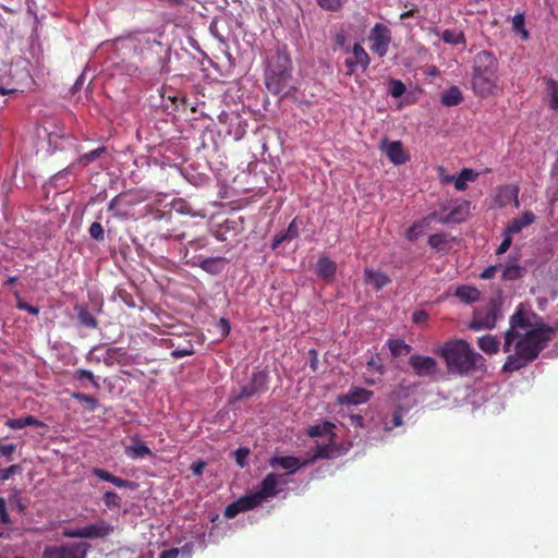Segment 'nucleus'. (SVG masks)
<instances>
[{"label": "nucleus", "instance_id": "f257e3e1", "mask_svg": "<svg viewBox=\"0 0 558 558\" xmlns=\"http://www.w3.org/2000/svg\"><path fill=\"white\" fill-rule=\"evenodd\" d=\"M554 328L544 324H533L521 308L510 317V327L505 332L504 352L509 354L502 371L512 373L536 360L553 339Z\"/></svg>", "mask_w": 558, "mask_h": 558}, {"label": "nucleus", "instance_id": "f03ea898", "mask_svg": "<svg viewBox=\"0 0 558 558\" xmlns=\"http://www.w3.org/2000/svg\"><path fill=\"white\" fill-rule=\"evenodd\" d=\"M435 353L445 360L447 371L451 375H472L485 367L483 355L475 352L463 339L447 341Z\"/></svg>", "mask_w": 558, "mask_h": 558}, {"label": "nucleus", "instance_id": "7ed1b4c3", "mask_svg": "<svg viewBox=\"0 0 558 558\" xmlns=\"http://www.w3.org/2000/svg\"><path fill=\"white\" fill-rule=\"evenodd\" d=\"M498 60L494 53L483 50L475 54L472 66V89L481 98H487L499 92Z\"/></svg>", "mask_w": 558, "mask_h": 558}, {"label": "nucleus", "instance_id": "20e7f679", "mask_svg": "<svg viewBox=\"0 0 558 558\" xmlns=\"http://www.w3.org/2000/svg\"><path fill=\"white\" fill-rule=\"evenodd\" d=\"M291 59L288 53L277 51L269 61L265 71L267 89L274 95L287 96L290 93Z\"/></svg>", "mask_w": 558, "mask_h": 558}, {"label": "nucleus", "instance_id": "39448f33", "mask_svg": "<svg viewBox=\"0 0 558 558\" xmlns=\"http://www.w3.org/2000/svg\"><path fill=\"white\" fill-rule=\"evenodd\" d=\"M114 532V526L99 519L96 522L76 529H65L63 535L70 538L105 539Z\"/></svg>", "mask_w": 558, "mask_h": 558}, {"label": "nucleus", "instance_id": "423d86ee", "mask_svg": "<svg viewBox=\"0 0 558 558\" xmlns=\"http://www.w3.org/2000/svg\"><path fill=\"white\" fill-rule=\"evenodd\" d=\"M500 317V307L495 301H490L484 307L474 311L469 328L474 331L493 329Z\"/></svg>", "mask_w": 558, "mask_h": 558}, {"label": "nucleus", "instance_id": "0eeeda50", "mask_svg": "<svg viewBox=\"0 0 558 558\" xmlns=\"http://www.w3.org/2000/svg\"><path fill=\"white\" fill-rule=\"evenodd\" d=\"M267 374L264 371H256L247 384L242 385L238 391H232L230 398L233 402H238L259 395L267 390Z\"/></svg>", "mask_w": 558, "mask_h": 558}, {"label": "nucleus", "instance_id": "6e6552de", "mask_svg": "<svg viewBox=\"0 0 558 558\" xmlns=\"http://www.w3.org/2000/svg\"><path fill=\"white\" fill-rule=\"evenodd\" d=\"M89 547L87 543L51 546L45 549L43 558H86Z\"/></svg>", "mask_w": 558, "mask_h": 558}, {"label": "nucleus", "instance_id": "1a4fd4ad", "mask_svg": "<svg viewBox=\"0 0 558 558\" xmlns=\"http://www.w3.org/2000/svg\"><path fill=\"white\" fill-rule=\"evenodd\" d=\"M368 40L371 43V50L383 58L388 52L391 43V32L386 25L377 23L371 29Z\"/></svg>", "mask_w": 558, "mask_h": 558}, {"label": "nucleus", "instance_id": "9d476101", "mask_svg": "<svg viewBox=\"0 0 558 558\" xmlns=\"http://www.w3.org/2000/svg\"><path fill=\"white\" fill-rule=\"evenodd\" d=\"M409 364L418 377H432L439 371L437 361L432 356L413 354L409 359Z\"/></svg>", "mask_w": 558, "mask_h": 558}, {"label": "nucleus", "instance_id": "9b49d317", "mask_svg": "<svg viewBox=\"0 0 558 558\" xmlns=\"http://www.w3.org/2000/svg\"><path fill=\"white\" fill-rule=\"evenodd\" d=\"M352 58H348L344 61L345 68L348 69L347 74L351 75L355 72L356 68L360 66L363 71H365L369 63L371 58L361 44L356 43L353 45L352 49Z\"/></svg>", "mask_w": 558, "mask_h": 558}, {"label": "nucleus", "instance_id": "f8f14e48", "mask_svg": "<svg viewBox=\"0 0 558 558\" xmlns=\"http://www.w3.org/2000/svg\"><path fill=\"white\" fill-rule=\"evenodd\" d=\"M380 149L393 165H403L410 159L400 141L388 142L387 140H384L380 143Z\"/></svg>", "mask_w": 558, "mask_h": 558}, {"label": "nucleus", "instance_id": "ddd939ff", "mask_svg": "<svg viewBox=\"0 0 558 558\" xmlns=\"http://www.w3.org/2000/svg\"><path fill=\"white\" fill-rule=\"evenodd\" d=\"M335 439L336 438H328L327 444H317L313 451V456L310 459L305 460L303 464H311L319 459L335 458L338 454V448L335 444Z\"/></svg>", "mask_w": 558, "mask_h": 558}, {"label": "nucleus", "instance_id": "4468645a", "mask_svg": "<svg viewBox=\"0 0 558 558\" xmlns=\"http://www.w3.org/2000/svg\"><path fill=\"white\" fill-rule=\"evenodd\" d=\"M364 281L366 284H371L376 291H380L391 282V279L388 275L380 270L365 268Z\"/></svg>", "mask_w": 558, "mask_h": 558}, {"label": "nucleus", "instance_id": "2eb2a0df", "mask_svg": "<svg viewBox=\"0 0 558 558\" xmlns=\"http://www.w3.org/2000/svg\"><path fill=\"white\" fill-rule=\"evenodd\" d=\"M226 259L223 257H206L198 262H187V264L191 266H198L210 275H218L222 271Z\"/></svg>", "mask_w": 558, "mask_h": 558}, {"label": "nucleus", "instance_id": "dca6fc26", "mask_svg": "<svg viewBox=\"0 0 558 558\" xmlns=\"http://www.w3.org/2000/svg\"><path fill=\"white\" fill-rule=\"evenodd\" d=\"M269 465L280 466L284 470H288L289 473H295L302 466H305L306 464H303V462L300 461L299 458L292 457V456H286V457H274L269 460Z\"/></svg>", "mask_w": 558, "mask_h": 558}, {"label": "nucleus", "instance_id": "f3484780", "mask_svg": "<svg viewBox=\"0 0 558 558\" xmlns=\"http://www.w3.org/2000/svg\"><path fill=\"white\" fill-rule=\"evenodd\" d=\"M277 486H278V476L275 473H269L262 481L259 485V490L256 492L262 499L265 501L268 498H272L277 495Z\"/></svg>", "mask_w": 558, "mask_h": 558}, {"label": "nucleus", "instance_id": "a211bd4d", "mask_svg": "<svg viewBox=\"0 0 558 558\" xmlns=\"http://www.w3.org/2000/svg\"><path fill=\"white\" fill-rule=\"evenodd\" d=\"M337 270L336 263L327 256H320L316 265V274L318 277L326 281H331L335 278Z\"/></svg>", "mask_w": 558, "mask_h": 558}, {"label": "nucleus", "instance_id": "6ab92c4d", "mask_svg": "<svg viewBox=\"0 0 558 558\" xmlns=\"http://www.w3.org/2000/svg\"><path fill=\"white\" fill-rule=\"evenodd\" d=\"M93 474L95 476H97L99 480L112 483L114 486H117L119 488H133L134 487V484L132 482L121 478V477H118L104 469L95 468L93 470Z\"/></svg>", "mask_w": 558, "mask_h": 558}, {"label": "nucleus", "instance_id": "aec40b11", "mask_svg": "<svg viewBox=\"0 0 558 558\" xmlns=\"http://www.w3.org/2000/svg\"><path fill=\"white\" fill-rule=\"evenodd\" d=\"M536 217L532 211H524L520 217L513 219L505 229L508 233H519L523 228L532 225Z\"/></svg>", "mask_w": 558, "mask_h": 558}, {"label": "nucleus", "instance_id": "412c9836", "mask_svg": "<svg viewBox=\"0 0 558 558\" xmlns=\"http://www.w3.org/2000/svg\"><path fill=\"white\" fill-rule=\"evenodd\" d=\"M545 100L551 110L558 111V81L547 78L545 82Z\"/></svg>", "mask_w": 558, "mask_h": 558}, {"label": "nucleus", "instance_id": "4be33fe9", "mask_svg": "<svg viewBox=\"0 0 558 558\" xmlns=\"http://www.w3.org/2000/svg\"><path fill=\"white\" fill-rule=\"evenodd\" d=\"M5 425L11 429H21L26 426L47 427L44 422L37 420L33 415H27L19 418H9Z\"/></svg>", "mask_w": 558, "mask_h": 558}, {"label": "nucleus", "instance_id": "5701e85b", "mask_svg": "<svg viewBox=\"0 0 558 558\" xmlns=\"http://www.w3.org/2000/svg\"><path fill=\"white\" fill-rule=\"evenodd\" d=\"M336 425L329 421H325L323 424L312 425L307 428V435L310 437L328 436V438H336L335 434Z\"/></svg>", "mask_w": 558, "mask_h": 558}, {"label": "nucleus", "instance_id": "b1692460", "mask_svg": "<svg viewBox=\"0 0 558 558\" xmlns=\"http://www.w3.org/2000/svg\"><path fill=\"white\" fill-rule=\"evenodd\" d=\"M125 454L129 458L136 460L144 456H151L153 452L144 441L134 438L133 444L125 448Z\"/></svg>", "mask_w": 558, "mask_h": 558}, {"label": "nucleus", "instance_id": "393cba45", "mask_svg": "<svg viewBox=\"0 0 558 558\" xmlns=\"http://www.w3.org/2000/svg\"><path fill=\"white\" fill-rule=\"evenodd\" d=\"M463 96L460 88L456 85L450 86L447 90H445L440 96V101L446 107L458 106L462 102Z\"/></svg>", "mask_w": 558, "mask_h": 558}, {"label": "nucleus", "instance_id": "a878e982", "mask_svg": "<svg viewBox=\"0 0 558 558\" xmlns=\"http://www.w3.org/2000/svg\"><path fill=\"white\" fill-rule=\"evenodd\" d=\"M456 295L466 304L475 303L481 298V292L475 287L460 286L456 290Z\"/></svg>", "mask_w": 558, "mask_h": 558}, {"label": "nucleus", "instance_id": "bb28decb", "mask_svg": "<svg viewBox=\"0 0 558 558\" xmlns=\"http://www.w3.org/2000/svg\"><path fill=\"white\" fill-rule=\"evenodd\" d=\"M500 269H502L501 279L505 281L520 279L525 272V268L513 262L507 263L505 266H501Z\"/></svg>", "mask_w": 558, "mask_h": 558}, {"label": "nucleus", "instance_id": "cd10ccee", "mask_svg": "<svg viewBox=\"0 0 558 558\" xmlns=\"http://www.w3.org/2000/svg\"><path fill=\"white\" fill-rule=\"evenodd\" d=\"M499 340L493 335H485L477 339L478 348L486 354H496L499 351Z\"/></svg>", "mask_w": 558, "mask_h": 558}, {"label": "nucleus", "instance_id": "c85d7f7f", "mask_svg": "<svg viewBox=\"0 0 558 558\" xmlns=\"http://www.w3.org/2000/svg\"><path fill=\"white\" fill-rule=\"evenodd\" d=\"M518 193H519V189L514 185H506V186H502L499 189V192H498V199L499 201V206H506L507 204H509L512 199L515 201V205L518 206Z\"/></svg>", "mask_w": 558, "mask_h": 558}, {"label": "nucleus", "instance_id": "c756f323", "mask_svg": "<svg viewBox=\"0 0 558 558\" xmlns=\"http://www.w3.org/2000/svg\"><path fill=\"white\" fill-rule=\"evenodd\" d=\"M387 347L393 357L407 355L412 350V347L405 343L402 339H389L387 341Z\"/></svg>", "mask_w": 558, "mask_h": 558}, {"label": "nucleus", "instance_id": "7c9ffc66", "mask_svg": "<svg viewBox=\"0 0 558 558\" xmlns=\"http://www.w3.org/2000/svg\"><path fill=\"white\" fill-rule=\"evenodd\" d=\"M477 178V173L474 172L472 169L464 168L458 178L454 179V187L458 191H464L468 187L466 182L468 181H475Z\"/></svg>", "mask_w": 558, "mask_h": 558}, {"label": "nucleus", "instance_id": "2f4dec72", "mask_svg": "<svg viewBox=\"0 0 558 558\" xmlns=\"http://www.w3.org/2000/svg\"><path fill=\"white\" fill-rule=\"evenodd\" d=\"M128 196V193H120L119 195L114 196L110 203L108 204V210L112 211L116 217H123L125 214H123L120 210V207L122 205L131 206L133 205L132 202H125V197Z\"/></svg>", "mask_w": 558, "mask_h": 558}, {"label": "nucleus", "instance_id": "473e14b6", "mask_svg": "<svg viewBox=\"0 0 558 558\" xmlns=\"http://www.w3.org/2000/svg\"><path fill=\"white\" fill-rule=\"evenodd\" d=\"M441 39L449 45H465L466 39L463 32H456L451 29H445L441 33Z\"/></svg>", "mask_w": 558, "mask_h": 558}, {"label": "nucleus", "instance_id": "72a5a7b5", "mask_svg": "<svg viewBox=\"0 0 558 558\" xmlns=\"http://www.w3.org/2000/svg\"><path fill=\"white\" fill-rule=\"evenodd\" d=\"M372 397V392L364 389V388H357L353 391H351L349 395H347V400L349 403L352 404H361L369 400Z\"/></svg>", "mask_w": 558, "mask_h": 558}, {"label": "nucleus", "instance_id": "f704fd0d", "mask_svg": "<svg viewBox=\"0 0 558 558\" xmlns=\"http://www.w3.org/2000/svg\"><path fill=\"white\" fill-rule=\"evenodd\" d=\"M243 512L252 510L258 507L264 500L262 497L255 492L253 494L243 496L239 498Z\"/></svg>", "mask_w": 558, "mask_h": 558}, {"label": "nucleus", "instance_id": "c9c22d12", "mask_svg": "<svg viewBox=\"0 0 558 558\" xmlns=\"http://www.w3.org/2000/svg\"><path fill=\"white\" fill-rule=\"evenodd\" d=\"M347 0H316L317 5L324 11L338 12L340 11Z\"/></svg>", "mask_w": 558, "mask_h": 558}, {"label": "nucleus", "instance_id": "e433bc0d", "mask_svg": "<svg viewBox=\"0 0 558 558\" xmlns=\"http://www.w3.org/2000/svg\"><path fill=\"white\" fill-rule=\"evenodd\" d=\"M195 353L194 345L191 340L185 341L183 345H178L171 352L172 357L180 359L183 356H190Z\"/></svg>", "mask_w": 558, "mask_h": 558}, {"label": "nucleus", "instance_id": "4c0bfd02", "mask_svg": "<svg viewBox=\"0 0 558 558\" xmlns=\"http://www.w3.org/2000/svg\"><path fill=\"white\" fill-rule=\"evenodd\" d=\"M403 424V409L398 407L391 415L390 421H385V429L391 430L395 427H399Z\"/></svg>", "mask_w": 558, "mask_h": 558}, {"label": "nucleus", "instance_id": "58836bf2", "mask_svg": "<svg viewBox=\"0 0 558 558\" xmlns=\"http://www.w3.org/2000/svg\"><path fill=\"white\" fill-rule=\"evenodd\" d=\"M525 17L523 13H518L512 19V27L515 32L520 33L522 38L526 40L529 38V32L524 27Z\"/></svg>", "mask_w": 558, "mask_h": 558}, {"label": "nucleus", "instance_id": "ea45409f", "mask_svg": "<svg viewBox=\"0 0 558 558\" xmlns=\"http://www.w3.org/2000/svg\"><path fill=\"white\" fill-rule=\"evenodd\" d=\"M80 323L89 328H96L98 323L96 317L86 310H81L77 314Z\"/></svg>", "mask_w": 558, "mask_h": 558}, {"label": "nucleus", "instance_id": "a19ab883", "mask_svg": "<svg viewBox=\"0 0 558 558\" xmlns=\"http://www.w3.org/2000/svg\"><path fill=\"white\" fill-rule=\"evenodd\" d=\"M73 398L81 403H85L89 411H94L98 407V401L94 396L76 392Z\"/></svg>", "mask_w": 558, "mask_h": 558}, {"label": "nucleus", "instance_id": "79ce46f5", "mask_svg": "<svg viewBox=\"0 0 558 558\" xmlns=\"http://www.w3.org/2000/svg\"><path fill=\"white\" fill-rule=\"evenodd\" d=\"M14 296H15V300H16V308H19L21 311H26V312H28L32 315H38L39 314V307L33 306V305L28 304L27 302H25L21 298L19 291L14 292Z\"/></svg>", "mask_w": 558, "mask_h": 558}, {"label": "nucleus", "instance_id": "37998d69", "mask_svg": "<svg viewBox=\"0 0 558 558\" xmlns=\"http://www.w3.org/2000/svg\"><path fill=\"white\" fill-rule=\"evenodd\" d=\"M92 239L101 242L105 240V230L100 222L94 221L88 229Z\"/></svg>", "mask_w": 558, "mask_h": 558}, {"label": "nucleus", "instance_id": "c03bdc74", "mask_svg": "<svg viewBox=\"0 0 558 558\" xmlns=\"http://www.w3.org/2000/svg\"><path fill=\"white\" fill-rule=\"evenodd\" d=\"M102 500L108 508H120L121 498L114 492H106L102 496Z\"/></svg>", "mask_w": 558, "mask_h": 558}, {"label": "nucleus", "instance_id": "a18cd8bd", "mask_svg": "<svg viewBox=\"0 0 558 558\" xmlns=\"http://www.w3.org/2000/svg\"><path fill=\"white\" fill-rule=\"evenodd\" d=\"M241 512H243V509L241 507L239 499H236L226 507L223 514L228 519H233Z\"/></svg>", "mask_w": 558, "mask_h": 558}, {"label": "nucleus", "instance_id": "49530a36", "mask_svg": "<svg viewBox=\"0 0 558 558\" xmlns=\"http://www.w3.org/2000/svg\"><path fill=\"white\" fill-rule=\"evenodd\" d=\"M104 153H105V147H99V148L93 149V150L84 154L83 156H81L80 161L84 165H88L92 161L99 158Z\"/></svg>", "mask_w": 558, "mask_h": 558}, {"label": "nucleus", "instance_id": "de8ad7c7", "mask_svg": "<svg viewBox=\"0 0 558 558\" xmlns=\"http://www.w3.org/2000/svg\"><path fill=\"white\" fill-rule=\"evenodd\" d=\"M21 472L22 468L19 464H12L9 468L0 469V482L8 481L12 475Z\"/></svg>", "mask_w": 558, "mask_h": 558}, {"label": "nucleus", "instance_id": "09e8293b", "mask_svg": "<svg viewBox=\"0 0 558 558\" xmlns=\"http://www.w3.org/2000/svg\"><path fill=\"white\" fill-rule=\"evenodd\" d=\"M75 377L78 380L87 379L89 380L95 388H99L98 381L95 379L94 374L90 371L80 368L75 373Z\"/></svg>", "mask_w": 558, "mask_h": 558}, {"label": "nucleus", "instance_id": "8fccbe9b", "mask_svg": "<svg viewBox=\"0 0 558 558\" xmlns=\"http://www.w3.org/2000/svg\"><path fill=\"white\" fill-rule=\"evenodd\" d=\"M405 93V85L399 80H391L390 95L399 98Z\"/></svg>", "mask_w": 558, "mask_h": 558}, {"label": "nucleus", "instance_id": "3c124183", "mask_svg": "<svg viewBox=\"0 0 558 558\" xmlns=\"http://www.w3.org/2000/svg\"><path fill=\"white\" fill-rule=\"evenodd\" d=\"M511 243H512V234L511 233H508V231H504V239L500 243V245L498 246V248L496 250V254L497 255H501L504 253H506L509 247L511 246Z\"/></svg>", "mask_w": 558, "mask_h": 558}, {"label": "nucleus", "instance_id": "603ef678", "mask_svg": "<svg viewBox=\"0 0 558 558\" xmlns=\"http://www.w3.org/2000/svg\"><path fill=\"white\" fill-rule=\"evenodd\" d=\"M287 234V238L289 241H292L299 236V225H298V218H294L288 229L284 231Z\"/></svg>", "mask_w": 558, "mask_h": 558}, {"label": "nucleus", "instance_id": "864d4df0", "mask_svg": "<svg viewBox=\"0 0 558 558\" xmlns=\"http://www.w3.org/2000/svg\"><path fill=\"white\" fill-rule=\"evenodd\" d=\"M445 241H446V238L441 233H435V234L429 235V238H428V244L433 248H439L445 243Z\"/></svg>", "mask_w": 558, "mask_h": 558}, {"label": "nucleus", "instance_id": "5fc2aeb1", "mask_svg": "<svg viewBox=\"0 0 558 558\" xmlns=\"http://www.w3.org/2000/svg\"><path fill=\"white\" fill-rule=\"evenodd\" d=\"M248 453L250 451L246 448H239L238 450H235V461L241 468H243L246 464V458Z\"/></svg>", "mask_w": 558, "mask_h": 558}, {"label": "nucleus", "instance_id": "6e6d98bb", "mask_svg": "<svg viewBox=\"0 0 558 558\" xmlns=\"http://www.w3.org/2000/svg\"><path fill=\"white\" fill-rule=\"evenodd\" d=\"M15 449L16 446L14 444H3L0 441V456L10 459Z\"/></svg>", "mask_w": 558, "mask_h": 558}, {"label": "nucleus", "instance_id": "4d7b16f0", "mask_svg": "<svg viewBox=\"0 0 558 558\" xmlns=\"http://www.w3.org/2000/svg\"><path fill=\"white\" fill-rule=\"evenodd\" d=\"M0 522L3 524H9L11 522L3 497H0Z\"/></svg>", "mask_w": 558, "mask_h": 558}, {"label": "nucleus", "instance_id": "13d9d810", "mask_svg": "<svg viewBox=\"0 0 558 558\" xmlns=\"http://www.w3.org/2000/svg\"><path fill=\"white\" fill-rule=\"evenodd\" d=\"M501 268V265H493V266H489L487 267L482 274H481V278L482 279H492L495 277L496 275V271L498 269Z\"/></svg>", "mask_w": 558, "mask_h": 558}, {"label": "nucleus", "instance_id": "bf43d9fd", "mask_svg": "<svg viewBox=\"0 0 558 558\" xmlns=\"http://www.w3.org/2000/svg\"><path fill=\"white\" fill-rule=\"evenodd\" d=\"M286 241H289V239L287 238L286 232L277 233L274 236V239H272L271 248L276 250L277 247H279Z\"/></svg>", "mask_w": 558, "mask_h": 558}, {"label": "nucleus", "instance_id": "052dcab7", "mask_svg": "<svg viewBox=\"0 0 558 558\" xmlns=\"http://www.w3.org/2000/svg\"><path fill=\"white\" fill-rule=\"evenodd\" d=\"M412 319L415 324H423L428 319V314L425 311H415Z\"/></svg>", "mask_w": 558, "mask_h": 558}, {"label": "nucleus", "instance_id": "680f3d73", "mask_svg": "<svg viewBox=\"0 0 558 558\" xmlns=\"http://www.w3.org/2000/svg\"><path fill=\"white\" fill-rule=\"evenodd\" d=\"M119 298L128 305V306H134L133 298L130 293H128L125 290L120 289L118 291Z\"/></svg>", "mask_w": 558, "mask_h": 558}, {"label": "nucleus", "instance_id": "e2e57ef3", "mask_svg": "<svg viewBox=\"0 0 558 558\" xmlns=\"http://www.w3.org/2000/svg\"><path fill=\"white\" fill-rule=\"evenodd\" d=\"M206 466L203 460H198L191 465V471L194 475H201Z\"/></svg>", "mask_w": 558, "mask_h": 558}, {"label": "nucleus", "instance_id": "0e129e2a", "mask_svg": "<svg viewBox=\"0 0 558 558\" xmlns=\"http://www.w3.org/2000/svg\"><path fill=\"white\" fill-rule=\"evenodd\" d=\"M335 45L338 47H343L347 41V36L343 31H339L333 36Z\"/></svg>", "mask_w": 558, "mask_h": 558}, {"label": "nucleus", "instance_id": "69168bd1", "mask_svg": "<svg viewBox=\"0 0 558 558\" xmlns=\"http://www.w3.org/2000/svg\"><path fill=\"white\" fill-rule=\"evenodd\" d=\"M179 556V549L178 548H171L169 550H165L160 554L159 558H178Z\"/></svg>", "mask_w": 558, "mask_h": 558}, {"label": "nucleus", "instance_id": "338daca9", "mask_svg": "<svg viewBox=\"0 0 558 558\" xmlns=\"http://www.w3.org/2000/svg\"><path fill=\"white\" fill-rule=\"evenodd\" d=\"M12 502L15 505V507L17 508V510L20 512H24L25 510V506L24 504L22 502V500L20 498H17V496H14L13 499H12Z\"/></svg>", "mask_w": 558, "mask_h": 558}, {"label": "nucleus", "instance_id": "774afa93", "mask_svg": "<svg viewBox=\"0 0 558 558\" xmlns=\"http://www.w3.org/2000/svg\"><path fill=\"white\" fill-rule=\"evenodd\" d=\"M414 229H415V226L411 227V228L408 230V232H407V238H408L409 240H413V239L415 238V235H414Z\"/></svg>", "mask_w": 558, "mask_h": 558}]
</instances>
